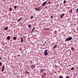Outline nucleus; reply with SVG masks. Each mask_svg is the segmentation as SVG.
Masks as SVG:
<instances>
[{
  "instance_id": "9",
  "label": "nucleus",
  "mask_w": 78,
  "mask_h": 78,
  "mask_svg": "<svg viewBox=\"0 0 78 78\" xmlns=\"http://www.w3.org/2000/svg\"><path fill=\"white\" fill-rule=\"evenodd\" d=\"M50 30L49 28H44V30H47V31H48Z\"/></svg>"
},
{
  "instance_id": "38",
  "label": "nucleus",
  "mask_w": 78,
  "mask_h": 78,
  "mask_svg": "<svg viewBox=\"0 0 78 78\" xmlns=\"http://www.w3.org/2000/svg\"><path fill=\"white\" fill-rule=\"evenodd\" d=\"M2 59V57H0V59Z\"/></svg>"
},
{
  "instance_id": "6",
  "label": "nucleus",
  "mask_w": 78,
  "mask_h": 78,
  "mask_svg": "<svg viewBox=\"0 0 78 78\" xmlns=\"http://www.w3.org/2000/svg\"><path fill=\"white\" fill-rule=\"evenodd\" d=\"M34 30H35V28L34 27L32 30H31V33H33V32H34Z\"/></svg>"
},
{
  "instance_id": "19",
  "label": "nucleus",
  "mask_w": 78,
  "mask_h": 78,
  "mask_svg": "<svg viewBox=\"0 0 78 78\" xmlns=\"http://www.w3.org/2000/svg\"><path fill=\"white\" fill-rule=\"evenodd\" d=\"M59 78H63V77H62V76H61V75H60L59 76Z\"/></svg>"
},
{
  "instance_id": "5",
  "label": "nucleus",
  "mask_w": 78,
  "mask_h": 78,
  "mask_svg": "<svg viewBox=\"0 0 78 78\" xmlns=\"http://www.w3.org/2000/svg\"><path fill=\"white\" fill-rule=\"evenodd\" d=\"M31 67L32 68V69H34V68H35V66H33V65H32L31 66Z\"/></svg>"
},
{
  "instance_id": "22",
  "label": "nucleus",
  "mask_w": 78,
  "mask_h": 78,
  "mask_svg": "<svg viewBox=\"0 0 78 78\" xmlns=\"http://www.w3.org/2000/svg\"><path fill=\"white\" fill-rule=\"evenodd\" d=\"M17 6H14V9H16V8H17Z\"/></svg>"
},
{
  "instance_id": "20",
  "label": "nucleus",
  "mask_w": 78,
  "mask_h": 78,
  "mask_svg": "<svg viewBox=\"0 0 78 78\" xmlns=\"http://www.w3.org/2000/svg\"><path fill=\"white\" fill-rule=\"evenodd\" d=\"M23 17H22V18H20V19H19L18 21L17 22H19L20 21V20H21L22 19Z\"/></svg>"
},
{
  "instance_id": "32",
  "label": "nucleus",
  "mask_w": 78,
  "mask_h": 78,
  "mask_svg": "<svg viewBox=\"0 0 78 78\" xmlns=\"http://www.w3.org/2000/svg\"><path fill=\"white\" fill-rule=\"evenodd\" d=\"M69 78V76H68L67 77H66V78Z\"/></svg>"
},
{
  "instance_id": "33",
  "label": "nucleus",
  "mask_w": 78,
  "mask_h": 78,
  "mask_svg": "<svg viewBox=\"0 0 78 78\" xmlns=\"http://www.w3.org/2000/svg\"><path fill=\"white\" fill-rule=\"evenodd\" d=\"M53 16H51V19H52V18H53Z\"/></svg>"
},
{
  "instance_id": "2",
  "label": "nucleus",
  "mask_w": 78,
  "mask_h": 78,
  "mask_svg": "<svg viewBox=\"0 0 78 78\" xmlns=\"http://www.w3.org/2000/svg\"><path fill=\"white\" fill-rule=\"evenodd\" d=\"M46 75V73H44L42 75L41 78H43L44 77V76H45V75Z\"/></svg>"
},
{
  "instance_id": "30",
  "label": "nucleus",
  "mask_w": 78,
  "mask_h": 78,
  "mask_svg": "<svg viewBox=\"0 0 78 78\" xmlns=\"http://www.w3.org/2000/svg\"><path fill=\"white\" fill-rule=\"evenodd\" d=\"M62 17H63V16L62 15L60 17V19H62Z\"/></svg>"
},
{
  "instance_id": "15",
  "label": "nucleus",
  "mask_w": 78,
  "mask_h": 78,
  "mask_svg": "<svg viewBox=\"0 0 78 78\" xmlns=\"http://www.w3.org/2000/svg\"><path fill=\"white\" fill-rule=\"evenodd\" d=\"M28 27L29 28H30L31 27V24H30L28 26Z\"/></svg>"
},
{
  "instance_id": "27",
  "label": "nucleus",
  "mask_w": 78,
  "mask_h": 78,
  "mask_svg": "<svg viewBox=\"0 0 78 78\" xmlns=\"http://www.w3.org/2000/svg\"><path fill=\"white\" fill-rule=\"evenodd\" d=\"M71 50H74V48H73L72 47L71 48Z\"/></svg>"
},
{
  "instance_id": "14",
  "label": "nucleus",
  "mask_w": 78,
  "mask_h": 78,
  "mask_svg": "<svg viewBox=\"0 0 78 78\" xmlns=\"http://www.w3.org/2000/svg\"><path fill=\"white\" fill-rule=\"evenodd\" d=\"M47 51H48V50L46 49L45 50V51H44V53H46V52H47Z\"/></svg>"
},
{
  "instance_id": "10",
  "label": "nucleus",
  "mask_w": 78,
  "mask_h": 78,
  "mask_svg": "<svg viewBox=\"0 0 78 78\" xmlns=\"http://www.w3.org/2000/svg\"><path fill=\"white\" fill-rule=\"evenodd\" d=\"M13 40H16L17 39V37H14L13 38Z\"/></svg>"
},
{
  "instance_id": "24",
  "label": "nucleus",
  "mask_w": 78,
  "mask_h": 78,
  "mask_svg": "<svg viewBox=\"0 0 78 78\" xmlns=\"http://www.w3.org/2000/svg\"><path fill=\"white\" fill-rule=\"evenodd\" d=\"M33 16H31L30 17V19H33Z\"/></svg>"
},
{
  "instance_id": "37",
  "label": "nucleus",
  "mask_w": 78,
  "mask_h": 78,
  "mask_svg": "<svg viewBox=\"0 0 78 78\" xmlns=\"http://www.w3.org/2000/svg\"><path fill=\"white\" fill-rule=\"evenodd\" d=\"M30 62L31 63H32L33 62H32V61H30Z\"/></svg>"
},
{
  "instance_id": "4",
  "label": "nucleus",
  "mask_w": 78,
  "mask_h": 78,
  "mask_svg": "<svg viewBox=\"0 0 78 78\" xmlns=\"http://www.w3.org/2000/svg\"><path fill=\"white\" fill-rule=\"evenodd\" d=\"M7 39L8 40H10V39H11V37L10 36H8L7 37Z\"/></svg>"
},
{
  "instance_id": "31",
  "label": "nucleus",
  "mask_w": 78,
  "mask_h": 78,
  "mask_svg": "<svg viewBox=\"0 0 78 78\" xmlns=\"http://www.w3.org/2000/svg\"><path fill=\"white\" fill-rule=\"evenodd\" d=\"M65 15V14L64 13H63L62 14V16H64Z\"/></svg>"
},
{
  "instance_id": "3",
  "label": "nucleus",
  "mask_w": 78,
  "mask_h": 78,
  "mask_svg": "<svg viewBox=\"0 0 78 78\" xmlns=\"http://www.w3.org/2000/svg\"><path fill=\"white\" fill-rule=\"evenodd\" d=\"M46 3H47V2H44L43 3V4H42L43 6H44V5H46Z\"/></svg>"
},
{
  "instance_id": "39",
  "label": "nucleus",
  "mask_w": 78,
  "mask_h": 78,
  "mask_svg": "<svg viewBox=\"0 0 78 78\" xmlns=\"http://www.w3.org/2000/svg\"><path fill=\"white\" fill-rule=\"evenodd\" d=\"M45 8H47V7H46Z\"/></svg>"
},
{
  "instance_id": "26",
  "label": "nucleus",
  "mask_w": 78,
  "mask_h": 78,
  "mask_svg": "<svg viewBox=\"0 0 78 78\" xmlns=\"http://www.w3.org/2000/svg\"><path fill=\"white\" fill-rule=\"evenodd\" d=\"M43 71H44V70H43V69H41V70L40 71V72H43Z\"/></svg>"
},
{
  "instance_id": "8",
  "label": "nucleus",
  "mask_w": 78,
  "mask_h": 78,
  "mask_svg": "<svg viewBox=\"0 0 78 78\" xmlns=\"http://www.w3.org/2000/svg\"><path fill=\"white\" fill-rule=\"evenodd\" d=\"M21 42L22 43L23 42V38L22 37H21Z\"/></svg>"
},
{
  "instance_id": "21",
  "label": "nucleus",
  "mask_w": 78,
  "mask_h": 78,
  "mask_svg": "<svg viewBox=\"0 0 78 78\" xmlns=\"http://www.w3.org/2000/svg\"><path fill=\"white\" fill-rule=\"evenodd\" d=\"M74 69H75V68H74V67H72L71 69V70H74Z\"/></svg>"
},
{
  "instance_id": "35",
  "label": "nucleus",
  "mask_w": 78,
  "mask_h": 78,
  "mask_svg": "<svg viewBox=\"0 0 78 78\" xmlns=\"http://www.w3.org/2000/svg\"><path fill=\"white\" fill-rule=\"evenodd\" d=\"M44 43L45 44H46V43H47V42L46 41H45Z\"/></svg>"
},
{
  "instance_id": "11",
  "label": "nucleus",
  "mask_w": 78,
  "mask_h": 78,
  "mask_svg": "<svg viewBox=\"0 0 78 78\" xmlns=\"http://www.w3.org/2000/svg\"><path fill=\"white\" fill-rule=\"evenodd\" d=\"M57 47V44H56L53 47V48L54 49L56 48Z\"/></svg>"
},
{
  "instance_id": "25",
  "label": "nucleus",
  "mask_w": 78,
  "mask_h": 78,
  "mask_svg": "<svg viewBox=\"0 0 78 78\" xmlns=\"http://www.w3.org/2000/svg\"><path fill=\"white\" fill-rule=\"evenodd\" d=\"M2 62H0V66H2Z\"/></svg>"
},
{
  "instance_id": "16",
  "label": "nucleus",
  "mask_w": 78,
  "mask_h": 78,
  "mask_svg": "<svg viewBox=\"0 0 78 78\" xmlns=\"http://www.w3.org/2000/svg\"><path fill=\"white\" fill-rule=\"evenodd\" d=\"M12 7H11L9 8V9L10 10V11H12Z\"/></svg>"
},
{
  "instance_id": "13",
  "label": "nucleus",
  "mask_w": 78,
  "mask_h": 78,
  "mask_svg": "<svg viewBox=\"0 0 78 78\" xmlns=\"http://www.w3.org/2000/svg\"><path fill=\"white\" fill-rule=\"evenodd\" d=\"M44 53L45 56H47V55H48V52H45Z\"/></svg>"
},
{
  "instance_id": "7",
  "label": "nucleus",
  "mask_w": 78,
  "mask_h": 78,
  "mask_svg": "<svg viewBox=\"0 0 78 78\" xmlns=\"http://www.w3.org/2000/svg\"><path fill=\"white\" fill-rule=\"evenodd\" d=\"M35 9L36 11H39L40 10V8H35Z\"/></svg>"
},
{
  "instance_id": "17",
  "label": "nucleus",
  "mask_w": 78,
  "mask_h": 78,
  "mask_svg": "<svg viewBox=\"0 0 78 78\" xmlns=\"http://www.w3.org/2000/svg\"><path fill=\"white\" fill-rule=\"evenodd\" d=\"M8 27H7L4 28L5 30H8Z\"/></svg>"
},
{
  "instance_id": "18",
  "label": "nucleus",
  "mask_w": 78,
  "mask_h": 78,
  "mask_svg": "<svg viewBox=\"0 0 78 78\" xmlns=\"http://www.w3.org/2000/svg\"><path fill=\"white\" fill-rule=\"evenodd\" d=\"M25 72L26 73H27V74H28L29 73H30V72H28V71L27 70L25 71Z\"/></svg>"
},
{
  "instance_id": "1",
  "label": "nucleus",
  "mask_w": 78,
  "mask_h": 78,
  "mask_svg": "<svg viewBox=\"0 0 78 78\" xmlns=\"http://www.w3.org/2000/svg\"><path fill=\"white\" fill-rule=\"evenodd\" d=\"M72 37H69L66 39V41H70V40H72Z\"/></svg>"
},
{
  "instance_id": "28",
  "label": "nucleus",
  "mask_w": 78,
  "mask_h": 78,
  "mask_svg": "<svg viewBox=\"0 0 78 78\" xmlns=\"http://www.w3.org/2000/svg\"><path fill=\"white\" fill-rule=\"evenodd\" d=\"M63 3H66V0H64V1Z\"/></svg>"
},
{
  "instance_id": "23",
  "label": "nucleus",
  "mask_w": 78,
  "mask_h": 78,
  "mask_svg": "<svg viewBox=\"0 0 78 78\" xmlns=\"http://www.w3.org/2000/svg\"><path fill=\"white\" fill-rule=\"evenodd\" d=\"M3 71H4V68H3L2 69V72H3Z\"/></svg>"
},
{
  "instance_id": "36",
  "label": "nucleus",
  "mask_w": 78,
  "mask_h": 78,
  "mask_svg": "<svg viewBox=\"0 0 78 78\" xmlns=\"http://www.w3.org/2000/svg\"><path fill=\"white\" fill-rule=\"evenodd\" d=\"M48 4H50V2H49L48 3Z\"/></svg>"
},
{
  "instance_id": "34",
  "label": "nucleus",
  "mask_w": 78,
  "mask_h": 78,
  "mask_svg": "<svg viewBox=\"0 0 78 78\" xmlns=\"http://www.w3.org/2000/svg\"><path fill=\"white\" fill-rule=\"evenodd\" d=\"M2 68H5V66L4 65L3 66Z\"/></svg>"
},
{
  "instance_id": "29",
  "label": "nucleus",
  "mask_w": 78,
  "mask_h": 78,
  "mask_svg": "<svg viewBox=\"0 0 78 78\" xmlns=\"http://www.w3.org/2000/svg\"><path fill=\"white\" fill-rule=\"evenodd\" d=\"M76 12H78V8L76 10Z\"/></svg>"
},
{
  "instance_id": "12",
  "label": "nucleus",
  "mask_w": 78,
  "mask_h": 78,
  "mask_svg": "<svg viewBox=\"0 0 78 78\" xmlns=\"http://www.w3.org/2000/svg\"><path fill=\"white\" fill-rule=\"evenodd\" d=\"M72 12V9H71L69 11V12L71 13Z\"/></svg>"
}]
</instances>
